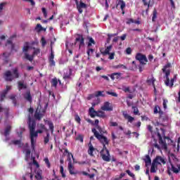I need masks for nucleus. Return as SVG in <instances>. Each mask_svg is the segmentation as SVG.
Segmentation results:
<instances>
[{
	"instance_id": "nucleus-32",
	"label": "nucleus",
	"mask_w": 180,
	"mask_h": 180,
	"mask_svg": "<svg viewBox=\"0 0 180 180\" xmlns=\"http://www.w3.org/2000/svg\"><path fill=\"white\" fill-rule=\"evenodd\" d=\"M47 124L49 126L51 134H53V133H54V125L53 124V122L48 121Z\"/></svg>"
},
{
	"instance_id": "nucleus-37",
	"label": "nucleus",
	"mask_w": 180,
	"mask_h": 180,
	"mask_svg": "<svg viewBox=\"0 0 180 180\" xmlns=\"http://www.w3.org/2000/svg\"><path fill=\"white\" fill-rule=\"evenodd\" d=\"M5 6H6V2H2L0 4V16L2 15V11H4Z\"/></svg>"
},
{
	"instance_id": "nucleus-15",
	"label": "nucleus",
	"mask_w": 180,
	"mask_h": 180,
	"mask_svg": "<svg viewBox=\"0 0 180 180\" xmlns=\"http://www.w3.org/2000/svg\"><path fill=\"white\" fill-rule=\"evenodd\" d=\"M122 115H123L124 119L128 120L129 123H133V122L134 121V117L129 115V114H127V111H123Z\"/></svg>"
},
{
	"instance_id": "nucleus-17",
	"label": "nucleus",
	"mask_w": 180,
	"mask_h": 180,
	"mask_svg": "<svg viewBox=\"0 0 180 180\" xmlns=\"http://www.w3.org/2000/svg\"><path fill=\"white\" fill-rule=\"evenodd\" d=\"M49 61L50 65H51L52 67L56 66V62L54 61V52H53V51H51V55L49 57Z\"/></svg>"
},
{
	"instance_id": "nucleus-22",
	"label": "nucleus",
	"mask_w": 180,
	"mask_h": 180,
	"mask_svg": "<svg viewBox=\"0 0 180 180\" xmlns=\"http://www.w3.org/2000/svg\"><path fill=\"white\" fill-rule=\"evenodd\" d=\"M121 75H122V73H120V72H115L110 75V78L112 80L119 79L120 78Z\"/></svg>"
},
{
	"instance_id": "nucleus-31",
	"label": "nucleus",
	"mask_w": 180,
	"mask_h": 180,
	"mask_svg": "<svg viewBox=\"0 0 180 180\" xmlns=\"http://www.w3.org/2000/svg\"><path fill=\"white\" fill-rule=\"evenodd\" d=\"M146 167H148L151 165V158H150V156H146V159L144 160Z\"/></svg>"
},
{
	"instance_id": "nucleus-26",
	"label": "nucleus",
	"mask_w": 180,
	"mask_h": 180,
	"mask_svg": "<svg viewBox=\"0 0 180 180\" xmlns=\"http://www.w3.org/2000/svg\"><path fill=\"white\" fill-rule=\"evenodd\" d=\"M71 77V69L65 70V73L63 75V79H68Z\"/></svg>"
},
{
	"instance_id": "nucleus-42",
	"label": "nucleus",
	"mask_w": 180,
	"mask_h": 180,
	"mask_svg": "<svg viewBox=\"0 0 180 180\" xmlns=\"http://www.w3.org/2000/svg\"><path fill=\"white\" fill-rule=\"evenodd\" d=\"M52 86L56 88L57 86V84H58V81H57V79H53L51 81Z\"/></svg>"
},
{
	"instance_id": "nucleus-4",
	"label": "nucleus",
	"mask_w": 180,
	"mask_h": 180,
	"mask_svg": "<svg viewBox=\"0 0 180 180\" xmlns=\"http://www.w3.org/2000/svg\"><path fill=\"white\" fill-rule=\"evenodd\" d=\"M171 68V63L166 64L164 68H162L163 72L165 74L164 78H165V84L167 85V86H170V88H172L174 86V79H172L171 81H169V75L171 74V71L169 70Z\"/></svg>"
},
{
	"instance_id": "nucleus-41",
	"label": "nucleus",
	"mask_w": 180,
	"mask_h": 180,
	"mask_svg": "<svg viewBox=\"0 0 180 180\" xmlns=\"http://www.w3.org/2000/svg\"><path fill=\"white\" fill-rule=\"evenodd\" d=\"M92 44H95V40L92 39V37L89 38V43H88V47H91Z\"/></svg>"
},
{
	"instance_id": "nucleus-36",
	"label": "nucleus",
	"mask_w": 180,
	"mask_h": 180,
	"mask_svg": "<svg viewBox=\"0 0 180 180\" xmlns=\"http://www.w3.org/2000/svg\"><path fill=\"white\" fill-rule=\"evenodd\" d=\"M23 131H25V129L24 128H20L17 131L18 136V137H20V139H22V134H23Z\"/></svg>"
},
{
	"instance_id": "nucleus-13",
	"label": "nucleus",
	"mask_w": 180,
	"mask_h": 180,
	"mask_svg": "<svg viewBox=\"0 0 180 180\" xmlns=\"http://www.w3.org/2000/svg\"><path fill=\"white\" fill-rule=\"evenodd\" d=\"M11 129H12V127H11V125H7L5 129L1 130V134H4V136H5L6 137L5 141H8V140H9V138L8 137V136H9V133H11Z\"/></svg>"
},
{
	"instance_id": "nucleus-61",
	"label": "nucleus",
	"mask_w": 180,
	"mask_h": 180,
	"mask_svg": "<svg viewBox=\"0 0 180 180\" xmlns=\"http://www.w3.org/2000/svg\"><path fill=\"white\" fill-rule=\"evenodd\" d=\"M126 37H127V34H122V35L120 37V39H121V40L124 41V40H126Z\"/></svg>"
},
{
	"instance_id": "nucleus-16",
	"label": "nucleus",
	"mask_w": 180,
	"mask_h": 180,
	"mask_svg": "<svg viewBox=\"0 0 180 180\" xmlns=\"http://www.w3.org/2000/svg\"><path fill=\"white\" fill-rule=\"evenodd\" d=\"M24 153H25V161H29V160H30V149H29V145L27 144L26 148L24 149Z\"/></svg>"
},
{
	"instance_id": "nucleus-21",
	"label": "nucleus",
	"mask_w": 180,
	"mask_h": 180,
	"mask_svg": "<svg viewBox=\"0 0 180 180\" xmlns=\"http://www.w3.org/2000/svg\"><path fill=\"white\" fill-rule=\"evenodd\" d=\"M118 6H120V8L122 12V15H124V8H126V3L123 0H120L117 4Z\"/></svg>"
},
{
	"instance_id": "nucleus-19",
	"label": "nucleus",
	"mask_w": 180,
	"mask_h": 180,
	"mask_svg": "<svg viewBox=\"0 0 180 180\" xmlns=\"http://www.w3.org/2000/svg\"><path fill=\"white\" fill-rule=\"evenodd\" d=\"M110 50H112V45L107 46L105 50L101 49V53L103 54V56H108V54L110 53Z\"/></svg>"
},
{
	"instance_id": "nucleus-34",
	"label": "nucleus",
	"mask_w": 180,
	"mask_h": 180,
	"mask_svg": "<svg viewBox=\"0 0 180 180\" xmlns=\"http://www.w3.org/2000/svg\"><path fill=\"white\" fill-rule=\"evenodd\" d=\"M10 53L8 52H5L3 53L2 55V58L4 61H6V63H8V58L9 57Z\"/></svg>"
},
{
	"instance_id": "nucleus-57",
	"label": "nucleus",
	"mask_w": 180,
	"mask_h": 180,
	"mask_svg": "<svg viewBox=\"0 0 180 180\" xmlns=\"http://www.w3.org/2000/svg\"><path fill=\"white\" fill-rule=\"evenodd\" d=\"M46 39H44V37H42L41 38V45H42V47H44V46H46Z\"/></svg>"
},
{
	"instance_id": "nucleus-40",
	"label": "nucleus",
	"mask_w": 180,
	"mask_h": 180,
	"mask_svg": "<svg viewBox=\"0 0 180 180\" xmlns=\"http://www.w3.org/2000/svg\"><path fill=\"white\" fill-rule=\"evenodd\" d=\"M44 161L46 165V166L48 167V168H50L51 167V165L50 164V160H49V158H45L44 159Z\"/></svg>"
},
{
	"instance_id": "nucleus-48",
	"label": "nucleus",
	"mask_w": 180,
	"mask_h": 180,
	"mask_svg": "<svg viewBox=\"0 0 180 180\" xmlns=\"http://www.w3.org/2000/svg\"><path fill=\"white\" fill-rule=\"evenodd\" d=\"M35 178L37 180H41L43 179V177L41 176V174L40 173H37L36 175H35Z\"/></svg>"
},
{
	"instance_id": "nucleus-12",
	"label": "nucleus",
	"mask_w": 180,
	"mask_h": 180,
	"mask_svg": "<svg viewBox=\"0 0 180 180\" xmlns=\"http://www.w3.org/2000/svg\"><path fill=\"white\" fill-rule=\"evenodd\" d=\"M153 162L158 165H165V164H167V159L164 157L157 156Z\"/></svg>"
},
{
	"instance_id": "nucleus-43",
	"label": "nucleus",
	"mask_w": 180,
	"mask_h": 180,
	"mask_svg": "<svg viewBox=\"0 0 180 180\" xmlns=\"http://www.w3.org/2000/svg\"><path fill=\"white\" fill-rule=\"evenodd\" d=\"M35 29L37 32H41V30H43V27H41V25L37 24Z\"/></svg>"
},
{
	"instance_id": "nucleus-20",
	"label": "nucleus",
	"mask_w": 180,
	"mask_h": 180,
	"mask_svg": "<svg viewBox=\"0 0 180 180\" xmlns=\"http://www.w3.org/2000/svg\"><path fill=\"white\" fill-rule=\"evenodd\" d=\"M93 129H95L96 131H97L99 136H103L102 134H105V133H106V131L103 130V129H102V127H101L99 125L96 126V128Z\"/></svg>"
},
{
	"instance_id": "nucleus-59",
	"label": "nucleus",
	"mask_w": 180,
	"mask_h": 180,
	"mask_svg": "<svg viewBox=\"0 0 180 180\" xmlns=\"http://www.w3.org/2000/svg\"><path fill=\"white\" fill-rule=\"evenodd\" d=\"M10 98L13 101L14 105H16V100L15 99V96L12 95L10 96Z\"/></svg>"
},
{
	"instance_id": "nucleus-29",
	"label": "nucleus",
	"mask_w": 180,
	"mask_h": 180,
	"mask_svg": "<svg viewBox=\"0 0 180 180\" xmlns=\"http://www.w3.org/2000/svg\"><path fill=\"white\" fill-rule=\"evenodd\" d=\"M96 116H98V117H106V114L103 110H98L96 112Z\"/></svg>"
},
{
	"instance_id": "nucleus-25",
	"label": "nucleus",
	"mask_w": 180,
	"mask_h": 180,
	"mask_svg": "<svg viewBox=\"0 0 180 180\" xmlns=\"http://www.w3.org/2000/svg\"><path fill=\"white\" fill-rule=\"evenodd\" d=\"M157 169H158V165H156L153 161L150 167V172L155 173Z\"/></svg>"
},
{
	"instance_id": "nucleus-23",
	"label": "nucleus",
	"mask_w": 180,
	"mask_h": 180,
	"mask_svg": "<svg viewBox=\"0 0 180 180\" xmlns=\"http://www.w3.org/2000/svg\"><path fill=\"white\" fill-rule=\"evenodd\" d=\"M147 82H148V85H153V86H154V89L155 91V86L154 85V82H155V79H154V77L153 76L148 78Z\"/></svg>"
},
{
	"instance_id": "nucleus-1",
	"label": "nucleus",
	"mask_w": 180,
	"mask_h": 180,
	"mask_svg": "<svg viewBox=\"0 0 180 180\" xmlns=\"http://www.w3.org/2000/svg\"><path fill=\"white\" fill-rule=\"evenodd\" d=\"M22 53L25 55V58L29 61H33L35 56L40 54L39 48V41L25 42L22 48Z\"/></svg>"
},
{
	"instance_id": "nucleus-9",
	"label": "nucleus",
	"mask_w": 180,
	"mask_h": 180,
	"mask_svg": "<svg viewBox=\"0 0 180 180\" xmlns=\"http://www.w3.org/2000/svg\"><path fill=\"white\" fill-rule=\"evenodd\" d=\"M75 46H79V49H84L85 47V41H84V37L82 35H78L75 39Z\"/></svg>"
},
{
	"instance_id": "nucleus-64",
	"label": "nucleus",
	"mask_w": 180,
	"mask_h": 180,
	"mask_svg": "<svg viewBox=\"0 0 180 180\" xmlns=\"http://www.w3.org/2000/svg\"><path fill=\"white\" fill-rule=\"evenodd\" d=\"M75 120H76V122H77V123H79L81 122V118L79 117V116L76 115Z\"/></svg>"
},
{
	"instance_id": "nucleus-52",
	"label": "nucleus",
	"mask_w": 180,
	"mask_h": 180,
	"mask_svg": "<svg viewBox=\"0 0 180 180\" xmlns=\"http://www.w3.org/2000/svg\"><path fill=\"white\" fill-rule=\"evenodd\" d=\"M96 96H105V95L103 94V91H97Z\"/></svg>"
},
{
	"instance_id": "nucleus-27",
	"label": "nucleus",
	"mask_w": 180,
	"mask_h": 180,
	"mask_svg": "<svg viewBox=\"0 0 180 180\" xmlns=\"http://www.w3.org/2000/svg\"><path fill=\"white\" fill-rule=\"evenodd\" d=\"M94 150H95V148H94V146H92V143L90 142L89 143V150H88V153H89V155H91V157L94 155Z\"/></svg>"
},
{
	"instance_id": "nucleus-24",
	"label": "nucleus",
	"mask_w": 180,
	"mask_h": 180,
	"mask_svg": "<svg viewBox=\"0 0 180 180\" xmlns=\"http://www.w3.org/2000/svg\"><path fill=\"white\" fill-rule=\"evenodd\" d=\"M27 86L23 82L20 81L18 82V89L19 91H22V89H26Z\"/></svg>"
},
{
	"instance_id": "nucleus-38",
	"label": "nucleus",
	"mask_w": 180,
	"mask_h": 180,
	"mask_svg": "<svg viewBox=\"0 0 180 180\" xmlns=\"http://www.w3.org/2000/svg\"><path fill=\"white\" fill-rule=\"evenodd\" d=\"M29 113L30 115H28V124H29V117H30L31 120H33V108H30L29 109Z\"/></svg>"
},
{
	"instance_id": "nucleus-8",
	"label": "nucleus",
	"mask_w": 180,
	"mask_h": 180,
	"mask_svg": "<svg viewBox=\"0 0 180 180\" xmlns=\"http://www.w3.org/2000/svg\"><path fill=\"white\" fill-rule=\"evenodd\" d=\"M45 112L46 110H44V108H41V105H38L35 112V119L40 120V119L44 116Z\"/></svg>"
},
{
	"instance_id": "nucleus-58",
	"label": "nucleus",
	"mask_w": 180,
	"mask_h": 180,
	"mask_svg": "<svg viewBox=\"0 0 180 180\" xmlns=\"http://www.w3.org/2000/svg\"><path fill=\"white\" fill-rule=\"evenodd\" d=\"M160 107L159 106H155V108H154V113H160Z\"/></svg>"
},
{
	"instance_id": "nucleus-3",
	"label": "nucleus",
	"mask_w": 180,
	"mask_h": 180,
	"mask_svg": "<svg viewBox=\"0 0 180 180\" xmlns=\"http://www.w3.org/2000/svg\"><path fill=\"white\" fill-rule=\"evenodd\" d=\"M29 129L31 139V147L32 148V151H34V146L36 145V140L37 139V136L39 133H43L44 129H38L37 131H34V129H36V122H34V120H32V118H30V117H29Z\"/></svg>"
},
{
	"instance_id": "nucleus-28",
	"label": "nucleus",
	"mask_w": 180,
	"mask_h": 180,
	"mask_svg": "<svg viewBox=\"0 0 180 180\" xmlns=\"http://www.w3.org/2000/svg\"><path fill=\"white\" fill-rule=\"evenodd\" d=\"M89 112L91 117H95L96 116L97 111L95 110L94 107L90 108Z\"/></svg>"
},
{
	"instance_id": "nucleus-50",
	"label": "nucleus",
	"mask_w": 180,
	"mask_h": 180,
	"mask_svg": "<svg viewBox=\"0 0 180 180\" xmlns=\"http://www.w3.org/2000/svg\"><path fill=\"white\" fill-rule=\"evenodd\" d=\"M39 128L41 129V130H45V131H47V129H46V126L43 124H39Z\"/></svg>"
},
{
	"instance_id": "nucleus-35",
	"label": "nucleus",
	"mask_w": 180,
	"mask_h": 180,
	"mask_svg": "<svg viewBox=\"0 0 180 180\" xmlns=\"http://www.w3.org/2000/svg\"><path fill=\"white\" fill-rule=\"evenodd\" d=\"M50 141V133L47 132L46 133V136L44 138V144H47Z\"/></svg>"
},
{
	"instance_id": "nucleus-46",
	"label": "nucleus",
	"mask_w": 180,
	"mask_h": 180,
	"mask_svg": "<svg viewBox=\"0 0 180 180\" xmlns=\"http://www.w3.org/2000/svg\"><path fill=\"white\" fill-rule=\"evenodd\" d=\"M134 110V115H139V108L137 107L132 106Z\"/></svg>"
},
{
	"instance_id": "nucleus-2",
	"label": "nucleus",
	"mask_w": 180,
	"mask_h": 180,
	"mask_svg": "<svg viewBox=\"0 0 180 180\" xmlns=\"http://www.w3.org/2000/svg\"><path fill=\"white\" fill-rule=\"evenodd\" d=\"M92 133H94L95 137L103 143V150L101 151V158L103 161H106L109 162L110 161V153H109V150L106 148V146L109 144V140L104 136L99 135V134L96 131V129H92Z\"/></svg>"
},
{
	"instance_id": "nucleus-6",
	"label": "nucleus",
	"mask_w": 180,
	"mask_h": 180,
	"mask_svg": "<svg viewBox=\"0 0 180 180\" xmlns=\"http://www.w3.org/2000/svg\"><path fill=\"white\" fill-rule=\"evenodd\" d=\"M15 78H19V71L18 68H15L12 70V72L7 71L4 74V79L6 81H13Z\"/></svg>"
},
{
	"instance_id": "nucleus-30",
	"label": "nucleus",
	"mask_w": 180,
	"mask_h": 180,
	"mask_svg": "<svg viewBox=\"0 0 180 180\" xmlns=\"http://www.w3.org/2000/svg\"><path fill=\"white\" fill-rule=\"evenodd\" d=\"M11 144H13L14 146H18V147H22V141L13 140V141H11Z\"/></svg>"
},
{
	"instance_id": "nucleus-53",
	"label": "nucleus",
	"mask_w": 180,
	"mask_h": 180,
	"mask_svg": "<svg viewBox=\"0 0 180 180\" xmlns=\"http://www.w3.org/2000/svg\"><path fill=\"white\" fill-rule=\"evenodd\" d=\"M168 103V100L163 99V108L167 109V104Z\"/></svg>"
},
{
	"instance_id": "nucleus-10",
	"label": "nucleus",
	"mask_w": 180,
	"mask_h": 180,
	"mask_svg": "<svg viewBox=\"0 0 180 180\" xmlns=\"http://www.w3.org/2000/svg\"><path fill=\"white\" fill-rule=\"evenodd\" d=\"M76 6L79 13H82V12H84V10L82 9H86V4L82 2L81 0L80 1L79 0H76Z\"/></svg>"
},
{
	"instance_id": "nucleus-63",
	"label": "nucleus",
	"mask_w": 180,
	"mask_h": 180,
	"mask_svg": "<svg viewBox=\"0 0 180 180\" xmlns=\"http://www.w3.org/2000/svg\"><path fill=\"white\" fill-rule=\"evenodd\" d=\"M108 39H112V37H115V36H117V34H108Z\"/></svg>"
},
{
	"instance_id": "nucleus-7",
	"label": "nucleus",
	"mask_w": 180,
	"mask_h": 180,
	"mask_svg": "<svg viewBox=\"0 0 180 180\" xmlns=\"http://www.w3.org/2000/svg\"><path fill=\"white\" fill-rule=\"evenodd\" d=\"M136 60H138V61H139L140 64H142V65H146L147 64V63H148L147 56H146V55H143V53H136Z\"/></svg>"
},
{
	"instance_id": "nucleus-56",
	"label": "nucleus",
	"mask_w": 180,
	"mask_h": 180,
	"mask_svg": "<svg viewBox=\"0 0 180 180\" xmlns=\"http://www.w3.org/2000/svg\"><path fill=\"white\" fill-rule=\"evenodd\" d=\"M126 172L129 176H131V178H134V174L131 173L130 170H127Z\"/></svg>"
},
{
	"instance_id": "nucleus-51",
	"label": "nucleus",
	"mask_w": 180,
	"mask_h": 180,
	"mask_svg": "<svg viewBox=\"0 0 180 180\" xmlns=\"http://www.w3.org/2000/svg\"><path fill=\"white\" fill-rule=\"evenodd\" d=\"M142 2L143 3L144 6H148V8H150V1L147 2L146 0H142Z\"/></svg>"
},
{
	"instance_id": "nucleus-62",
	"label": "nucleus",
	"mask_w": 180,
	"mask_h": 180,
	"mask_svg": "<svg viewBox=\"0 0 180 180\" xmlns=\"http://www.w3.org/2000/svg\"><path fill=\"white\" fill-rule=\"evenodd\" d=\"M110 126H112V127H116L118 126L117 122H110Z\"/></svg>"
},
{
	"instance_id": "nucleus-39",
	"label": "nucleus",
	"mask_w": 180,
	"mask_h": 180,
	"mask_svg": "<svg viewBox=\"0 0 180 180\" xmlns=\"http://www.w3.org/2000/svg\"><path fill=\"white\" fill-rule=\"evenodd\" d=\"M157 10L154 9L153 13V17H152V20L153 22H155V19H157Z\"/></svg>"
},
{
	"instance_id": "nucleus-18",
	"label": "nucleus",
	"mask_w": 180,
	"mask_h": 180,
	"mask_svg": "<svg viewBox=\"0 0 180 180\" xmlns=\"http://www.w3.org/2000/svg\"><path fill=\"white\" fill-rule=\"evenodd\" d=\"M23 97L25 101L32 103V95H30V91L26 90V92L23 94Z\"/></svg>"
},
{
	"instance_id": "nucleus-45",
	"label": "nucleus",
	"mask_w": 180,
	"mask_h": 180,
	"mask_svg": "<svg viewBox=\"0 0 180 180\" xmlns=\"http://www.w3.org/2000/svg\"><path fill=\"white\" fill-rule=\"evenodd\" d=\"M76 140H78L81 143H84V136H82V135H78Z\"/></svg>"
},
{
	"instance_id": "nucleus-14",
	"label": "nucleus",
	"mask_w": 180,
	"mask_h": 180,
	"mask_svg": "<svg viewBox=\"0 0 180 180\" xmlns=\"http://www.w3.org/2000/svg\"><path fill=\"white\" fill-rule=\"evenodd\" d=\"M5 47L6 49H9L10 50H11V51H13V50H16L15 49V44L12 42V38H10L7 40L5 44Z\"/></svg>"
},
{
	"instance_id": "nucleus-11",
	"label": "nucleus",
	"mask_w": 180,
	"mask_h": 180,
	"mask_svg": "<svg viewBox=\"0 0 180 180\" xmlns=\"http://www.w3.org/2000/svg\"><path fill=\"white\" fill-rule=\"evenodd\" d=\"M101 109L105 112H112V110H113V105H112L109 101H105L101 106Z\"/></svg>"
},
{
	"instance_id": "nucleus-44",
	"label": "nucleus",
	"mask_w": 180,
	"mask_h": 180,
	"mask_svg": "<svg viewBox=\"0 0 180 180\" xmlns=\"http://www.w3.org/2000/svg\"><path fill=\"white\" fill-rule=\"evenodd\" d=\"M106 94L108 95H111L112 96H115V98H117V94L113 91H106Z\"/></svg>"
},
{
	"instance_id": "nucleus-49",
	"label": "nucleus",
	"mask_w": 180,
	"mask_h": 180,
	"mask_svg": "<svg viewBox=\"0 0 180 180\" xmlns=\"http://www.w3.org/2000/svg\"><path fill=\"white\" fill-rule=\"evenodd\" d=\"M94 53V49H89L87 51V54H88V60H89V56H91V53L92 54Z\"/></svg>"
},
{
	"instance_id": "nucleus-47",
	"label": "nucleus",
	"mask_w": 180,
	"mask_h": 180,
	"mask_svg": "<svg viewBox=\"0 0 180 180\" xmlns=\"http://www.w3.org/2000/svg\"><path fill=\"white\" fill-rule=\"evenodd\" d=\"M109 57V60H114L115 59V52H112V53H110L108 54Z\"/></svg>"
},
{
	"instance_id": "nucleus-54",
	"label": "nucleus",
	"mask_w": 180,
	"mask_h": 180,
	"mask_svg": "<svg viewBox=\"0 0 180 180\" xmlns=\"http://www.w3.org/2000/svg\"><path fill=\"white\" fill-rule=\"evenodd\" d=\"M131 23H134V20L132 18H129L127 21V25H130Z\"/></svg>"
},
{
	"instance_id": "nucleus-33",
	"label": "nucleus",
	"mask_w": 180,
	"mask_h": 180,
	"mask_svg": "<svg viewBox=\"0 0 180 180\" xmlns=\"http://www.w3.org/2000/svg\"><path fill=\"white\" fill-rule=\"evenodd\" d=\"M113 68H115L116 70H119L120 68H122V70H127V67H126V65H122V64L115 65L113 67Z\"/></svg>"
},
{
	"instance_id": "nucleus-60",
	"label": "nucleus",
	"mask_w": 180,
	"mask_h": 180,
	"mask_svg": "<svg viewBox=\"0 0 180 180\" xmlns=\"http://www.w3.org/2000/svg\"><path fill=\"white\" fill-rule=\"evenodd\" d=\"M126 53L128 54V55L131 54V48H127L126 49Z\"/></svg>"
},
{
	"instance_id": "nucleus-55",
	"label": "nucleus",
	"mask_w": 180,
	"mask_h": 180,
	"mask_svg": "<svg viewBox=\"0 0 180 180\" xmlns=\"http://www.w3.org/2000/svg\"><path fill=\"white\" fill-rule=\"evenodd\" d=\"M42 13L44 14V18H47V11L45 8H42Z\"/></svg>"
},
{
	"instance_id": "nucleus-5",
	"label": "nucleus",
	"mask_w": 180,
	"mask_h": 180,
	"mask_svg": "<svg viewBox=\"0 0 180 180\" xmlns=\"http://www.w3.org/2000/svg\"><path fill=\"white\" fill-rule=\"evenodd\" d=\"M68 155V160L69 161L68 165V169L69 171V173L70 175H77V174H79V172L78 170L75 169V167L74 165H72V162L71 161V157L74 160V155H72V153H69L68 150L66 152Z\"/></svg>"
}]
</instances>
